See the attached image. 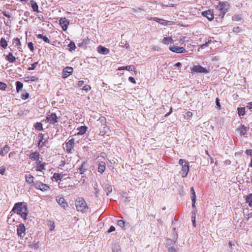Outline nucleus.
Instances as JSON below:
<instances>
[{
    "mask_svg": "<svg viewBox=\"0 0 252 252\" xmlns=\"http://www.w3.org/2000/svg\"><path fill=\"white\" fill-rule=\"evenodd\" d=\"M76 207L77 211L85 212L87 209L85 201L82 198H79L76 201Z\"/></svg>",
    "mask_w": 252,
    "mask_h": 252,
    "instance_id": "nucleus-3",
    "label": "nucleus"
},
{
    "mask_svg": "<svg viewBox=\"0 0 252 252\" xmlns=\"http://www.w3.org/2000/svg\"><path fill=\"white\" fill-rule=\"evenodd\" d=\"M118 225L123 229H125V221L123 220L118 221Z\"/></svg>",
    "mask_w": 252,
    "mask_h": 252,
    "instance_id": "nucleus-37",
    "label": "nucleus"
},
{
    "mask_svg": "<svg viewBox=\"0 0 252 252\" xmlns=\"http://www.w3.org/2000/svg\"><path fill=\"white\" fill-rule=\"evenodd\" d=\"M115 227H114V226H111L110 227L109 229L108 230V232H112V231H115Z\"/></svg>",
    "mask_w": 252,
    "mask_h": 252,
    "instance_id": "nucleus-63",
    "label": "nucleus"
},
{
    "mask_svg": "<svg viewBox=\"0 0 252 252\" xmlns=\"http://www.w3.org/2000/svg\"><path fill=\"white\" fill-rule=\"evenodd\" d=\"M91 89V86L88 85H86L84 86L83 88V90L86 91H89Z\"/></svg>",
    "mask_w": 252,
    "mask_h": 252,
    "instance_id": "nucleus-49",
    "label": "nucleus"
},
{
    "mask_svg": "<svg viewBox=\"0 0 252 252\" xmlns=\"http://www.w3.org/2000/svg\"><path fill=\"white\" fill-rule=\"evenodd\" d=\"M237 129L239 131L241 135H245L247 133V127L244 125H242L241 127Z\"/></svg>",
    "mask_w": 252,
    "mask_h": 252,
    "instance_id": "nucleus-19",
    "label": "nucleus"
},
{
    "mask_svg": "<svg viewBox=\"0 0 252 252\" xmlns=\"http://www.w3.org/2000/svg\"><path fill=\"white\" fill-rule=\"evenodd\" d=\"M7 85L5 83L3 82H0V89L1 90H5Z\"/></svg>",
    "mask_w": 252,
    "mask_h": 252,
    "instance_id": "nucleus-42",
    "label": "nucleus"
},
{
    "mask_svg": "<svg viewBox=\"0 0 252 252\" xmlns=\"http://www.w3.org/2000/svg\"><path fill=\"white\" fill-rule=\"evenodd\" d=\"M63 177V175L59 173H54L53 176V179H55L56 181L61 180Z\"/></svg>",
    "mask_w": 252,
    "mask_h": 252,
    "instance_id": "nucleus-27",
    "label": "nucleus"
},
{
    "mask_svg": "<svg viewBox=\"0 0 252 252\" xmlns=\"http://www.w3.org/2000/svg\"><path fill=\"white\" fill-rule=\"evenodd\" d=\"M56 201L61 206V207L65 209L68 207V204L67 202L65 201L64 198L62 196H58L56 198Z\"/></svg>",
    "mask_w": 252,
    "mask_h": 252,
    "instance_id": "nucleus-8",
    "label": "nucleus"
},
{
    "mask_svg": "<svg viewBox=\"0 0 252 252\" xmlns=\"http://www.w3.org/2000/svg\"><path fill=\"white\" fill-rule=\"evenodd\" d=\"M5 171V168L3 166L0 167V174L3 175Z\"/></svg>",
    "mask_w": 252,
    "mask_h": 252,
    "instance_id": "nucleus-50",
    "label": "nucleus"
},
{
    "mask_svg": "<svg viewBox=\"0 0 252 252\" xmlns=\"http://www.w3.org/2000/svg\"><path fill=\"white\" fill-rule=\"evenodd\" d=\"M78 135H82L84 134L87 130V127L85 126H81L77 128Z\"/></svg>",
    "mask_w": 252,
    "mask_h": 252,
    "instance_id": "nucleus-23",
    "label": "nucleus"
},
{
    "mask_svg": "<svg viewBox=\"0 0 252 252\" xmlns=\"http://www.w3.org/2000/svg\"><path fill=\"white\" fill-rule=\"evenodd\" d=\"M0 45L1 47L5 49L7 46V41L4 38H1L0 40Z\"/></svg>",
    "mask_w": 252,
    "mask_h": 252,
    "instance_id": "nucleus-29",
    "label": "nucleus"
},
{
    "mask_svg": "<svg viewBox=\"0 0 252 252\" xmlns=\"http://www.w3.org/2000/svg\"><path fill=\"white\" fill-rule=\"evenodd\" d=\"M105 191H106L107 195H108L109 193H110L112 191V187L109 185L107 184L105 186Z\"/></svg>",
    "mask_w": 252,
    "mask_h": 252,
    "instance_id": "nucleus-32",
    "label": "nucleus"
},
{
    "mask_svg": "<svg viewBox=\"0 0 252 252\" xmlns=\"http://www.w3.org/2000/svg\"><path fill=\"white\" fill-rule=\"evenodd\" d=\"M46 119L48 122L51 124H55L58 122V118L55 113H50L47 115Z\"/></svg>",
    "mask_w": 252,
    "mask_h": 252,
    "instance_id": "nucleus-6",
    "label": "nucleus"
},
{
    "mask_svg": "<svg viewBox=\"0 0 252 252\" xmlns=\"http://www.w3.org/2000/svg\"><path fill=\"white\" fill-rule=\"evenodd\" d=\"M74 145V139L71 138L66 142L63 146V148L68 152L72 153Z\"/></svg>",
    "mask_w": 252,
    "mask_h": 252,
    "instance_id": "nucleus-5",
    "label": "nucleus"
},
{
    "mask_svg": "<svg viewBox=\"0 0 252 252\" xmlns=\"http://www.w3.org/2000/svg\"><path fill=\"white\" fill-rule=\"evenodd\" d=\"M247 107L250 109H252V102L249 103Z\"/></svg>",
    "mask_w": 252,
    "mask_h": 252,
    "instance_id": "nucleus-64",
    "label": "nucleus"
},
{
    "mask_svg": "<svg viewBox=\"0 0 252 252\" xmlns=\"http://www.w3.org/2000/svg\"><path fill=\"white\" fill-rule=\"evenodd\" d=\"M202 15L206 17L209 21H211L214 19V13L211 10L203 11Z\"/></svg>",
    "mask_w": 252,
    "mask_h": 252,
    "instance_id": "nucleus-14",
    "label": "nucleus"
},
{
    "mask_svg": "<svg viewBox=\"0 0 252 252\" xmlns=\"http://www.w3.org/2000/svg\"><path fill=\"white\" fill-rule=\"evenodd\" d=\"M169 49L172 52L177 53H183L186 52V50L185 48L182 47H180L176 46H170L169 47Z\"/></svg>",
    "mask_w": 252,
    "mask_h": 252,
    "instance_id": "nucleus-12",
    "label": "nucleus"
},
{
    "mask_svg": "<svg viewBox=\"0 0 252 252\" xmlns=\"http://www.w3.org/2000/svg\"><path fill=\"white\" fill-rule=\"evenodd\" d=\"M247 219V220H248L249 219L252 218V213H250L245 217Z\"/></svg>",
    "mask_w": 252,
    "mask_h": 252,
    "instance_id": "nucleus-59",
    "label": "nucleus"
},
{
    "mask_svg": "<svg viewBox=\"0 0 252 252\" xmlns=\"http://www.w3.org/2000/svg\"><path fill=\"white\" fill-rule=\"evenodd\" d=\"M34 186L35 189H40L41 191H47L50 189L49 186L47 185L40 182H36L34 183Z\"/></svg>",
    "mask_w": 252,
    "mask_h": 252,
    "instance_id": "nucleus-7",
    "label": "nucleus"
},
{
    "mask_svg": "<svg viewBox=\"0 0 252 252\" xmlns=\"http://www.w3.org/2000/svg\"><path fill=\"white\" fill-rule=\"evenodd\" d=\"M39 154L38 152H35L31 155V158H39Z\"/></svg>",
    "mask_w": 252,
    "mask_h": 252,
    "instance_id": "nucleus-45",
    "label": "nucleus"
},
{
    "mask_svg": "<svg viewBox=\"0 0 252 252\" xmlns=\"http://www.w3.org/2000/svg\"><path fill=\"white\" fill-rule=\"evenodd\" d=\"M23 87V84L22 83L19 81L16 82V90L18 93L22 90Z\"/></svg>",
    "mask_w": 252,
    "mask_h": 252,
    "instance_id": "nucleus-31",
    "label": "nucleus"
},
{
    "mask_svg": "<svg viewBox=\"0 0 252 252\" xmlns=\"http://www.w3.org/2000/svg\"><path fill=\"white\" fill-rule=\"evenodd\" d=\"M68 46L69 47V50L70 51L74 50L75 48H76L75 43L73 42H72V41L70 42V43L68 44Z\"/></svg>",
    "mask_w": 252,
    "mask_h": 252,
    "instance_id": "nucleus-36",
    "label": "nucleus"
},
{
    "mask_svg": "<svg viewBox=\"0 0 252 252\" xmlns=\"http://www.w3.org/2000/svg\"><path fill=\"white\" fill-rule=\"evenodd\" d=\"M29 97V94L28 93H26L22 95L21 98L25 100V99L28 98Z\"/></svg>",
    "mask_w": 252,
    "mask_h": 252,
    "instance_id": "nucleus-46",
    "label": "nucleus"
},
{
    "mask_svg": "<svg viewBox=\"0 0 252 252\" xmlns=\"http://www.w3.org/2000/svg\"><path fill=\"white\" fill-rule=\"evenodd\" d=\"M233 19L234 20H235V21H240L241 20V17L239 16V15H237V16H235L233 17Z\"/></svg>",
    "mask_w": 252,
    "mask_h": 252,
    "instance_id": "nucleus-52",
    "label": "nucleus"
},
{
    "mask_svg": "<svg viewBox=\"0 0 252 252\" xmlns=\"http://www.w3.org/2000/svg\"><path fill=\"white\" fill-rule=\"evenodd\" d=\"M128 80L129 81H130V82L133 83V84H135L136 83V81H135V79L132 77H129L128 78Z\"/></svg>",
    "mask_w": 252,
    "mask_h": 252,
    "instance_id": "nucleus-53",
    "label": "nucleus"
},
{
    "mask_svg": "<svg viewBox=\"0 0 252 252\" xmlns=\"http://www.w3.org/2000/svg\"><path fill=\"white\" fill-rule=\"evenodd\" d=\"M233 31L234 32L238 33V32H240V29L238 27H234L233 28Z\"/></svg>",
    "mask_w": 252,
    "mask_h": 252,
    "instance_id": "nucleus-55",
    "label": "nucleus"
},
{
    "mask_svg": "<svg viewBox=\"0 0 252 252\" xmlns=\"http://www.w3.org/2000/svg\"><path fill=\"white\" fill-rule=\"evenodd\" d=\"M186 115H187V117L191 118L192 116V112H191L190 111H188L186 113Z\"/></svg>",
    "mask_w": 252,
    "mask_h": 252,
    "instance_id": "nucleus-60",
    "label": "nucleus"
},
{
    "mask_svg": "<svg viewBox=\"0 0 252 252\" xmlns=\"http://www.w3.org/2000/svg\"><path fill=\"white\" fill-rule=\"evenodd\" d=\"M97 52L102 55H107L109 53V50L108 48L100 45L97 47Z\"/></svg>",
    "mask_w": 252,
    "mask_h": 252,
    "instance_id": "nucleus-16",
    "label": "nucleus"
},
{
    "mask_svg": "<svg viewBox=\"0 0 252 252\" xmlns=\"http://www.w3.org/2000/svg\"><path fill=\"white\" fill-rule=\"evenodd\" d=\"M104 127H103V129L101 131H100V133L101 134V135H104L105 134H106L107 132V130H108L109 128L107 126H106L105 125V126H103Z\"/></svg>",
    "mask_w": 252,
    "mask_h": 252,
    "instance_id": "nucleus-41",
    "label": "nucleus"
},
{
    "mask_svg": "<svg viewBox=\"0 0 252 252\" xmlns=\"http://www.w3.org/2000/svg\"><path fill=\"white\" fill-rule=\"evenodd\" d=\"M158 23L164 26H168L171 25L172 22L169 21L163 20L162 19H160V20H158Z\"/></svg>",
    "mask_w": 252,
    "mask_h": 252,
    "instance_id": "nucleus-25",
    "label": "nucleus"
},
{
    "mask_svg": "<svg viewBox=\"0 0 252 252\" xmlns=\"http://www.w3.org/2000/svg\"><path fill=\"white\" fill-rule=\"evenodd\" d=\"M59 22L60 24L62 26L63 30L64 31H66L69 24V21L67 20L65 18L63 17L60 19Z\"/></svg>",
    "mask_w": 252,
    "mask_h": 252,
    "instance_id": "nucleus-10",
    "label": "nucleus"
},
{
    "mask_svg": "<svg viewBox=\"0 0 252 252\" xmlns=\"http://www.w3.org/2000/svg\"><path fill=\"white\" fill-rule=\"evenodd\" d=\"M246 202L249 204V205L252 207V193L249 194L246 197Z\"/></svg>",
    "mask_w": 252,
    "mask_h": 252,
    "instance_id": "nucleus-28",
    "label": "nucleus"
},
{
    "mask_svg": "<svg viewBox=\"0 0 252 252\" xmlns=\"http://www.w3.org/2000/svg\"><path fill=\"white\" fill-rule=\"evenodd\" d=\"M37 37L39 39H42L46 43H50V40L49 39V38L47 36H44L43 34H39L37 35Z\"/></svg>",
    "mask_w": 252,
    "mask_h": 252,
    "instance_id": "nucleus-26",
    "label": "nucleus"
},
{
    "mask_svg": "<svg viewBox=\"0 0 252 252\" xmlns=\"http://www.w3.org/2000/svg\"><path fill=\"white\" fill-rule=\"evenodd\" d=\"M191 200H192V207L193 208H195V201H196V198H191Z\"/></svg>",
    "mask_w": 252,
    "mask_h": 252,
    "instance_id": "nucleus-54",
    "label": "nucleus"
},
{
    "mask_svg": "<svg viewBox=\"0 0 252 252\" xmlns=\"http://www.w3.org/2000/svg\"><path fill=\"white\" fill-rule=\"evenodd\" d=\"M120 46L123 48H125L126 49L129 48V44L125 41H121Z\"/></svg>",
    "mask_w": 252,
    "mask_h": 252,
    "instance_id": "nucleus-34",
    "label": "nucleus"
},
{
    "mask_svg": "<svg viewBox=\"0 0 252 252\" xmlns=\"http://www.w3.org/2000/svg\"><path fill=\"white\" fill-rule=\"evenodd\" d=\"M5 59L10 63H13L16 61V58L13 56L11 53H9L6 56Z\"/></svg>",
    "mask_w": 252,
    "mask_h": 252,
    "instance_id": "nucleus-17",
    "label": "nucleus"
},
{
    "mask_svg": "<svg viewBox=\"0 0 252 252\" xmlns=\"http://www.w3.org/2000/svg\"><path fill=\"white\" fill-rule=\"evenodd\" d=\"M2 14L4 16H5L8 18H10L11 17V16L7 12H6V11L2 12Z\"/></svg>",
    "mask_w": 252,
    "mask_h": 252,
    "instance_id": "nucleus-57",
    "label": "nucleus"
},
{
    "mask_svg": "<svg viewBox=\"0 0 252 252\" xmlns=\"http://www.w3.org/2000/svg\"><path fill=\"white\" fill-rule=\"evenodd\" d=\"M97 183H95L94 185V189L95 190V193L97 194L98 193V189L97 188Z\"/></svg>",
    "mask_w": 252,
    "mask_h": 252,
    "instance_id": "nucleus-58",
    "label": "nucleus"
},
{
    "mask_svg": "<svg viewBox=\"0 0 252 252\" xmlns=\"http://www.w3.org/2000/svg\"><path fill=\"white\" fill-rule=\"evenodd\" d=\"M15 42L16 45H17V46L21 45V42H20V39L18 38L15 39Z\"/></svg>",
    "mask_w": 252,
    "mask_h": 252,
    "instance_id": "nucleus-56",
    "label": "nucleus"
},
{
    "mask_svg": "<svg viewBox=\"0 0 252 252\" xmlns=\"http://www.w3.org/2000/svg\"><path fill=\"white\" fill-rule=\"evenodd\" d=\"M179 163L182 165V169L180 173L182 177L184 178L187 176L189 171V163L185 159L181 158Z\"/></svg>",
    "mask_w": 252,
    "mask_h": 252,
    "instance_id": "nucleus-2",
    "label": "nucleus"
},
{
    "mask_svg": "<svg viewBox=\"0 0 252 252\" xmlns=\"http://www.w3.org/2000/svg\"><path fill=\"white\" fill-rule=\"evenodd\" d=\"M84 84V81L83 80H80L78 82L77 85L78 86H81Z\"/></svg>",
    "mask_w": 252,
    "mask_h": 252,
    "instance_id": "nucleus-61",
    "label": "nucleus"
},
{
    "mask_svg": "<svg viewBox=\"0 0 252 252\" xmlns=\"http://www.w3.org/2000/svg\"><path fill=\"white\" fill-rule=\"evenodd\" d=\"M238 113L239 116H244L245 114V108H238Z\"/></svg>",
    "mask_w": 252,
    "mask_h": 252,
    "instance_id": "nucleus-33",
    "label": "nucleus"
},
{
    "mask_svg": "<svg viewBox=\"0 0 252 252\" xmlns=\"http://www.w3.org/2000/svg\"><path fill=\"white\" fill-rule=\"evenodd\" d=\"M73 71V68L71 67H66L63 70V77L67 78L71 75Z\"/></svg>",
    "mask_w": 252,
    "mask_h": 252,
    "instance_id": "nucleus-13",
    "label": "nucleus"
},
{
    "mask_svg": "<svg viewBox=\"0 0 252 252\" xmlns=\"http://www.w3.org/2000/svg\"><path fill=\"white\" fill-rule=\"evenodd\" d=\"M174 236H173V241L174 242V243L175 242V241L177 240V233L175 231V228H174Z\"/></svg>",
    "mask_w": 252,
    "mask_h": 252,
    "instance_id": "nucleus-48",
    "label": "nucleus"
},
{
    "mask_svg": "<svg viewBox=\"0 0 252 252\" xmlns=\"http://www.w3.org/2000/svg\"><path fill=\"white\" fill-rule=\"evenodd\" d=\"M212 42L211 39H208L207 41H206L204 44H202L200 47L201 48L204 49L206 47L208 46L209 44Z\"/></svg>",
    "mask_w": 252,
    "mask_h": 252,
    "instance_id": "nucleus-40",
    "label": "nucleus"
},
{
    "mask_svg": "<svg viewBox=\"0 0 252 252\" xmlns=\"http://www.w3.org/2000/svg\"><path fill=\"white\" fill-rule=\"evenodd\" d=\"M169 252H177V251L174 248L171 247L169 249Z\"/></svg>",
    "mask_w": 252,
    "mask_h": 252,
    "instance_id": "nucleus-62",
    "label": "nucleus"
},
{
    "mask_svg": "<svg viewBox=\"0 0 252 252\" xmlns=\"http://www.w3.org/2000/svg\"><path fill=\"white\" fill-rule=\"evenodd\" d=\"M98 121L100 122L102 126H105L106 124V119L104 117H100L98 120Z\"/></svg>",
    "mask_w": 252,
    "mask_h": 252,
    "instance_id": "nucleus-39",
    "label": "nucleus"
},
{
    "mask_svg": "<svg viewBox=\"0 0 252 252\" xmlns=\"http://www.w3.org/2000/svg\"><path fill=\"white\" fill-rule=\"evenodd\" d=\"M191 71L192 72H199V73H206L208 72V71L206 69L200 65H195L192 68H191Z\"/></svg>",
    "mask_w": 252,
    "mask_h": 252,
    "instance_id": "nucleus-11",
    "label": "nucleus"
},
{
    "mask_svg": "<svg viewBox=\"0 0 252 252\" xmlns=\"http://www.w3.org/2000/svg\"><path fill=\"white\" fill-rule=\"evenodd\" d=\"M195 216H196L195 212V211H194L193 212H192V214L191 221L192 222L193 225L194 227L196 226Z\"/></svg>",
    "mask_w": 252,
    "mask_h": 252,
    "instance_id": "nucleus-38",
    "label": "nucleus"
},
{
    "mask_svg": "<svg viewBox=\"0 0 252 252\" xmlns=\"http://www.w3.org/2000/svg\"><path fill=\"white\" fill-rule=\"evenodd\" d=\"M9 151V148L7 145H5L3 149H2L0 152V154L1 156L4 157L6 156V154L8 153V152Z\"/></svg>",
    "mask_w": 252,
    "mask_h": 252,
    "instance_id": "nucleus-22",
    "label": "nucleus"
},
{
    "mask_svg": "<svg viewBox=\"0 0 252 252\" xmlns=\"http://www.w3.org/2000/svg\"><path fill=\"white\" fill-rule=\"evenodd\" d=\"M36 170L38 171H42L45 169V163L42 162L40 160H38L36 161Z\"/></svg>",
    "mask_w": 252,
    "mask_h": 252,
    "instance_id": "nucleus-15",
    "label": "nucleus"
},
{
    "mask_svg": "<svg viewBox=\"0 0 252 252\" xmlns=\"http://www.w3.org/2000/svg\"><path fill=\"white\" fill-rule=\"evenodd\" d=\"M34 126L38 130H41L42 129V124L41 123H35Z\"/></svg>",
    "mask_w": 252,
    "mask_h": 252,
    "instance_id": "nucleus-35",
    "label": "nucleus"
},
{
    "mask_svg": "<svg viewBox=\"0 0 252 252\" xmlns=\"http://www.w3.org/2000/svg\"><path fill=\"white\" fill-rule=\"evenodd\" d=\"M26 181L28 184H31L34 182V177L31 175H25Z\"/></svg>",
    "mask_w": 252,
    "mask_h": 252,
    "instance_id": "nucleus-20",
    "label": "nucleus"
},
{
    "mask_svg": "<svg viewBox=\"0 0 252 252\" xmlns=\"http://www.w3.org/2000/svg\"><path fill=\"white\" fill-rule=\"evenodd\" d=\"M105 169V163L104 162H101L98 164V171L102 173Z\"/></svg>",
    "mask_w": 252,
    "mask_h": 252,
    "instance_id": "nucleus-21",
    "label": "nucleus"
},
{
    "mask_svg": "<svg viewBox=\"0 0 252 252\" xmlns=\"http://www.w3.org/2000/svg\"><path fill=\"white\" fill-rule=\"evenodd\" d=\"M26 229L25 226L24 224L20 223L17 227V235L19 237H20L21 238H23L25 235Z\"/></svg>",
    "mask_w": 252,
    "mask_h": 252,
    "instance_id": "nucleus-9",
    "label": "nucleus"
},
{
    "mask_svg": "<svg viewBox=\"0 0 252 252\" xmlns=\"http://www.w3.org/2000/svg\"><path fill=\"white\" fill-rule=\"evenodd\" d=\"M126 70L128 71H133V66L132 65H127L126 66H121L119 67L118 70Z\"/></svg>",
    "mask_w": 252,
    "mask_h": 252,
    "instance_id": "nucleus-30",
    "label": "nucleus"
},
{
    "mask_svg": "<svg viewBox=\"0 0 252 252\" xmlns=\"http://www.w3.org/2000/svg\"><path fill=\"white\" fill-rule=\"evenodd\" d=\"M12 211L21 216L24 220L28 215V208L25 202H18L15 204Z\"/></svg>",
    "mask_w": 252,
    "mask_h": 252,
    "instance_id": "nucleus-1",
    "label": "nucleus"
},
{
    "mask_svg": "<svg viewBox=\"0 0 252 252\" xmlns=\"http://www.w3.org/2000/svg\"><path fill=\"white\" fill-rule=\"evenodd\" d=\"M174 40L171 37H164L162 40V42L166 45H168L173 43Z\"/></svg>",
    "mask_w": 252,
    "mask_h": 252,
    "instance_id": "nucleus-18",
    "label": "nucleus"
},
{
    "mask_svg": "<svg viewBox=\"0 0 252 252\" xmlns=\"http://www.w3.org/2000/svg\"><path fill=\"white\" fill-rule=\"evenodd\" d=\"M181 65L182 64L181 63L178 62L173 65V69H178V68L180 67Z\"/></svg>",
    "mask_w": 252,
    "mask_h": 252,
    "instance_id": "nucleus-43",
    "label": "nucleus"
},
{
    "mask_svg": "<svg viewBox=\"0 0 252 252\" xmlns=\"http://www.w3.org/2000/svg\"><path fill=\"white\" fill-rule=\"evenodd\" d=\"M31 7L33 10L35 12H38V6L37 3L33 0H31Z\"/></svg>",
    "mask_w": 252,
    "mask_h": 252,
    "instance_id": "nucleus-24",
    "label": "nucleus"
},
{
    "mask_svg": "<svg viewBox=\"0 0 252 252\" xmlns=\"http://www.w3.org/2000/svg\"><path fill=\"white\" fill-rule=\"evenodd\" d=\"M228 5L227 3L219 2L218 5L216 6V8L218 11H220V14L223 16L227 11Z\"/></svg>",
    "mask_w": 252,
    "mask_h": 252,
    "instance_id": "nucleus-4",
    "label": "nucleus"
},
{
    "mask_svg": "<svg viewBox=\"0 0 252 252\" xmlns=\"http://www.w3.org/2000/svg\"><path fill=\"white\" fill-rule=\"evenodd\" d=\"M28 47L30 49V50L32 51L34 49L33 44L31 42L28 43Z\"/></svg>",
    "mask_w": 252,
    "mask_h": 252,
    "instance_id": "nucleus-47",
    "label": "nucleus"
},
{
    "mask_svg": "<svg viewBox=\"0 0 252 252\" xmlns=\"http://www.w3.org/2000/svg\"><path fill=\"white\" fill-rule=\"evenodd\" d=\"M246 154L248 156L252 157V150H247L246 151Z\"/></svg>",
    "mask_w": 252,
    "mask_h": 252,
    "instance_id": "nucleus-51",
    "label": "nucleus"
},
{
    "mask_svg": "<svg viewBox=\"0 0 252 252\" xmlns=\"http://www.w3.org/2000/svg\"><path fill=\"white\" fill-rule=\"evenodd\" d=\"M190 191H191V193L192 194L191 198H196L195 192L194 189L193 187H191L190 188Z\"/></svg>",
    "mask_w": 252,
    "mask_h": 252,
    "instance_id": "nucleus-44",
    "label": "nucleus"
}]
</instances>
